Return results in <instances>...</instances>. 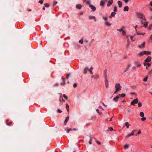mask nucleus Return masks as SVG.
Instances as JSON below:
<instances>
[{"label":"nucleus","mask_w":152,"mask_h":152,"mask_svg":"<svg viewBox=\"0 0 152 152\" xmlns=\"http://www.w3.org/2000/svg\"><path fill=\"white\" fill-rule=\"evenodd\" d=\"M118 5L119 8H121L122 7V4L121 2L120 1H118Z\"/></svg>","instance_id":"nucleus-15"},{"label":"nucleus","mask_w":152,"mask_h":152,"mask_svg":"<svg viewBox=\"0 0 152 152\" xmlns=\"http://www.w3.org/2000/svg\"><path fill=\"white\" fill-rule=\"evenodd\" d=\"M63 96L64 97V98L66 99V100H67L68 97L65 94H63Z\"/></svg>","instance_id":"nucleus-36"},{"label":"nucleus","mask_w":152,"mask_h":152,"mask_svg":"<svg viewBox=\"0 0 152 152\" xmlns=\"http://www.w3.org/2000/svg\"><path fill=\"white\" fill-rule=\"evenodd\" d=\"M43 1L42 0H40L39 2V3H40V4H43Z\"/></svg>","instance_id":"nucleus-51"},{"label":"nucleus","mask_w":152,"mask_h":152,"mask_svg":"<svg viewBox=\"0 0 152 152\" xmlns=\"http://www.w3.org/2000/svg\"><path fill=\"white\" fill-rule=\"evenodd\" d=\"M105 25L107 26H111V24L110 23V22H109L107 21H105L104 23Z\"/></svg>","instance_id":"nucleus-12"},{"label":"nucleus","mask_w":152,"mask_h":152,"mask_svg":"<svg viewBox=\"0 0 152 152\" xmlns=\"http://www.w3.org/2000/svg\"><path fill=\"white\" fill-rule=\"evenodd\" d=\"M88 69V67L87 66L86 67L84 70V73L85 74H86L87 73V71Z\"/></svg>","instance_id":"nucleus-17"},{"label":"nucleus","mask_w":152,"mask_h":152,"mask_svg":"<svg viewBox=\"0 0 152 152\" xmlns=\"http://www.w3.org/2000/svg\"><path fill=\"white\" fill-rule=\"evenodd\" d=\"M69 116H67L66 118V119L64 121V123L65 125H66V123L68 122L69 121Z\"/></svg>","instance_id":"nucleus-13"},{"label":"nucleus","mask_w":152,"mask_h":152,"mask_svg":"<svg viewBox=\"0 0 152 152\" xmlns=\"http://www.w3.org/2000/svg\"><path fill=\"white\" fill-rule=\"evenodd\" d=\"M129 148V145L128 144H125L124 146V148L125 149H127Z\"/></svg>","instance_id":"nucleus-22"},{"label":"nucleus","mask_w":152,"mask_h":152,"mask_svg":"<svg viewBox=\"0 0 152 152\" xmlns=\"http://www.w3.org/2000/svg\"><path fill=\"white\" fill-rule=\"evenodd\" d=\"M138 106L139 107H141L142 106V104L141 102L138 103Z\"/></svg>","instance_id":"nucleus-42"},{"label":"nucleus","mask_w":152,"mask_h":152,"mask_svg":"<svg viewBox=\"0 0 152 152\" xmlns=\"http://www.w3.org/2000/svg\"><path fill=\"white\" fill-rule=\"evenodd\" d=\"M12 122H10L9 123H7V124L8 126H10L12 124Z\"/></svg>","instance_id":"nucleus-45"},{"label":"nucleus","mask_w":152,"mask_h":152,"mask_svg":"<svg viewBox=\"0 0 152 152\" xmlns=\"http://www.w3.org/2000/svg\"><path fill=\"white\" fill-rule=\"evenodd\" d=\"M79 43H80L81 44H83V39H81L79 41Z\"/></svg>","instance_id":"nucleus-48"},{"label":"nucleus","mask_w":152,"mask_h":152,"mask_svg":"<svg viewBox=\"0 0 152 152\" xmlns=\"http://www.w3.org/2000/svg\"><path fill=\"white\" fill-rule=\"evenodd\" d=\"M134 134V133L132 132L129 134H128L125 137L126 138H128L129 137H130L131 136L133 135Z\"/></svg>","instance_id":"nucleus-7"},{"label":"nucleus","mask_w":152,"mask_h":152,"mask_svg":"<svg viewBox=\"0 0 152 152\" xmlns=\"http://www.w3.org/2000/svg\"><path fill=\"white\" fill-rule=\"evenodd\" d=\"M136 33H137V34L139 35H141V33H139V32H138L137 31H136Z\"/></svg>","instance_id":"nucleus-58"},{"label":"nucleus","mask_w":152,"mask_h":152,"mask_svg":"<svg viewBox=\"0 0 152 152\" xmlns=\"http://www.w3.org/2000/svg\"><path fill=\"white\" fill-rule=\"evenodd\" d=\"M66 109L68 111H69V107L68 104H67L66 107Z\"/></svg>","instance_id":"nucleus-30"},{"label":"nucleus","mask_w":152,"mask_h":152,"mask_svg":"<svg viewBox=\"0 0 152 152\" xmlns=\"http://www.w3.org/2000/svg\"><path fill=\"white\" fill-rule=\"evenodd\" d=\"M130 38H131V40L133 41H134L135 40L134 39H133V36L132 35L131 36Z\"/></svg>","instance_id":"nucleus-41"},{"label":"nucleus","mask_w":152,"mask_h":152,"mask_svg":"<svg viewBox=\"0 0 152 152\" xmlns=\"http://www.w3.org/2000/svg\"><path fill=\"white\" fill-rule=\"evenodd\" d=\"M57 3V2L56 1H55L54 2L53 5H54L56 4Z\"/></svg>","instance_id":"nucleus-54"},{"label":"nucleus","mask_w":152,"mask_h":152,"mask_svg":"<svg viewBox=\"0 0 152 152\" xmlns=\"http://www.w3.org/2000/svg\"><path fill=\"white\" fill-rule=\"evenodd\" d=\"M103 18L104 20L106 21H107V19H108L107 17H103Z\"/></svg>","instance_id":"nucleus-38"},{"label":"nucleus","mask_w":152,"mask_h":152,"mask_svg":"<svg viewBox=\"0 0 152 152\" xmlns=\"http://www.w3.org/2000/svg\"><path fill=\"white\" fill-rule=\"evenodd\" d=\"M115 13L114 12H113L111 13L110 18H111L112 17H114L115 14Z\"/></svg>","instance_id":"nucleus-24"},{"label":"nucleus","mask_w":152,"mask_h":152,"mask_svg":"<svg viewBox=\"0 0 152 152\" xmlns=\"http://www.w3.org/2000/svg\"><path fill=\"white\" fill-rule=\"evenodd\" d=\"M102 104H103V105H104L105 107H107V105H105L104 104V103H102Z\"/></svg>","instance_id":"nucleus-60"},{"label":"nucleus","mask_w":152,"mask_h":152,"mask_svg":"<svg viewBox=\"0 0 152 152\" xmlns=\"http://www.w3.org/2000/svg\"><path fill=\"white\" fill-rule=\"evenodd\" d=\"M137 131V130H133L132 131V132H133L134 133V132H136Z\"/></svg>","instance_id":"nucleus-59"},{"label":"nucleus","mask_w":152,"mask_h":152,"mask_svg":"<svg viewBox=\"0 0 152 152\" xmlns=\"http://www.w3.org/2000/svg\"><path fill=\"white\" fill-rule=\"evenodd\" d=\"M148 78V77H145L143 79V81L144 82L147 81V80Z\"/></svg>","instance_id":"nucleus-40"},{"label":"nucleus","mask_w":152,"mask_h":152,"mask_svg":"<svg viewBox=\"0 0 152 152\" xmlns=\"http://www.w3.org/2000/svg\"><path fill=\"white\" fill-rule=\"evenodd\" d=\"M96 111L99 114V115H101L102 114L101 113L99 112V109H96Z\"/></svg>","instance_id":"nucleus-44"},{"label":"nucleus","mask_w":152,"mask_h":152,"mask_svg":"<svg viewBox=\"0 0 152 152\" xmlns=\"http://www.w3.org/2000/svg\"><path fill=\"white\" fill-rule=\"evenodd\" d=\"M150 4L151 6H152V1L150 2Z\"/></svg>","instance_id":"nucleus-64"},{"label":"nucleus","mask_w":152,"mask_h":152,"mask_svg":"<svg viewBox=\"0 0 152 152\" xmlns=\"http://www.w3.org/2000/svg\"><path fill=\"white\" fill-rule=\"evenodd\" d=\"M105 84L106 87L107 88H108L109 86V84H108V80L107 79L106 76H105Z\"/></svg>","instance_id":"nucleus-8"},{"label":"nucleus","mask_w":152,"mask_h":152,"mask_svg":"<svg viewBox=\"0 0 152 152\" xmlns=\"http://www.w3.org/2000/svg\"><path fill=\"white\" fill-rule=\"evenodd\" d=\"M151 52L150 51H146V54L145 55H149L151 54Z\"/></svg>","instance_id":"nucleus-33"},{"label":"nucleus","mask_w":152,"mask_h":152,"mask_svg":"<svg viewBox=\"0 0 152 152\" xmlns=\"http://www.w3.org/2000/svg\"><path fill=\"white\" fill-rule=\"evenodd\" d=\"M147 62H145L144 63V65L145 66H148L149 67L150 65L151 64L148 63H146Z\"/></svg>","instance_id":"nucleus-29"},{"label":"nucleus","mask_w":152,"mask_h":152,"mask_svg":"<svg viewBox=\"0 0 152 152\" xmlns=\"http://www.w3.org/2000/svg\"><path fill=\"white\" fill-rule=\"evenodd\" d=\"M89 19L90 20H94L95 21H96V17L94 16L90 15L89 16Z\"/></svg>","instance_id":"nucleus-5"},{"label":"nucleus","mask_w":152,"mask_h":152,"mask_svg":"<svg viewBox=\"0 0 152 152\" xmlns=\"http://www.w3.org/2000/svg\"><path fill=\"white\" fill-rule=\"evenodd\" d=\"M141 132L140 130H139L138 131V133H137L138 134H141Z\"/></svg>","instance_id":"nucleus-55"},{"label":"nucleus","mask_w":152,"mask_h":152,"mask_svg":"<svg viewBox=\"0 0 152 152\" xmlns=\"http://www.w3.org/2000/svg\"><path fill=\"white\" fill-rule=\"evenodd\" d=\"M140 117H143L144 116V113L143 112H140Z\"/></svg>","instance_id":"nucleus-26"},{"label":"nucleus","mask_w":152,"mask_h":152,"mask_svg":"<svg viewBox=\"0 0 152 152\" xmlns=\"http://www.w3.org/2000/svg\"><path fill=\"white\" fill-rule=\"evenodd\" d=\"M137 28H138V26L137 25H136L135 26V29L136 31H137Z\"/></svg>","instance_id":"nucleus-52"},{"label":"nucleus","mask_w":152,"mask_h":152,"mask_svg":"<svg viewBox=\"0 0 152 152\" xmlns=\"http://www.w3.org/2000/svg\"><path fill=\"white\" fill-rule=\"evenodd\" d=\"M122 34L123 35H124L126 34V31L124 30H123L122 31Z\"/></svg>","instance_id":"nucleus-46"},{"label":"nucleus","mask_w":152,"mask_h":152,"mask_svg":"<svg viewBox=\"0 0 152 152\" xmlns=\"http://www.w3.org/2000/svg\"><path fill=\"white\" fill-rule=\"evenodd\" d=\"M138 99L137 98L133 100L131 103V105H134L135 104H137L138 102Z\"/></svg>","instance_id":"nucleus-3"},{"label":"nucleus","mask_w":152,"mask_h":152,"mask_svg":"<svg viewBox=\"0 0 152 152\" xmlns=\"http://www.w3.org/2000/svg\"><path fill=\"white\" fill-rule=\"evenodd\" d=\"M125 125L127 128H128L129 126H130V124L128 122H126L125 123Z\"/></svg>","instance_id":"nucleus-25"},{"label":"nucleus","mask_w":152,"mask_h":152,"mask_svg":"<svg viewBox=\"0 0 152 152\" xmlns=\"http://www.w3.org/2000/svg\"><path fill=\"white\" fill-rule=\"evenodd\" d=\"M119 98V96H116L113 99V100L115 101V102H117L118 101V99Z\"/></svg>","instance_id":"nucleus-21"},{"label":"nucleus","mask_w":152,"mask_h":152,"mask_svg":"<svg viewBox=\"0 0 152 152\" xmlns=\"http://www.w3.org/2000/svg\"><path fill=\"white\" fill-rule=\"evenodd\" d=\"M129 8L128 6H125L124 9V11H129Z\"/></svg>","instance_id":"nucleus-19"},{"label":"nucleus","mask_w":152,"mask_h":152,"mask_svg":"<svg viewBox=\"0 0 152 152\" xmlns=\"http://www.w3.org/2000/svg\"><path fill=\"white\" fill-rule=\"evenodd\" d=\"M117 7L116 6L114 7V10H113L114 12H116L117 11Z\"/></svg>","instance_id":"nucleus-34"},{"label":"nucleus","mask_w":152,"mask_h":152,"mask_svg":"<svg viewBox=\"0 0 152 152\" xmlns=\"http://www.w3.org/2000/svg\"><path fill=\"white\" fill-rule=\"evenodd\" d=\"M131 94H133V95H135L136 94L135 93H134V92H132V93Z\"/></svg>","instance_id":"nucleus-63"},{"label":"nucleus","mask_w":152,"mask_h":152,"mask_svg":"<svg viewBox=\"0 0 152 152\" xmlns=\"http://www.w3.org/2000/svg\"><path fill=\"white\" fill-rule=\"evenodd\" d=\"M131 64H129V65H128L126 69V70L124 71L125 72H126L127 71H128V70H129V68L131 67Z\"/></svg>","instance_id":"nucleus-18"},{"label":"nucleus","mask_w":152,"mask_h":152,"mask_svg":"<svg viewBox=\"0 0 152 152\" xmlns=\"http://www.w3.org/2000/svg\"><path fill=\"white\" fill-rule=\"evenodd\" d=\"M62 79L63 80V82L64 83V84H65V79L62 77ZM61 85H63V84L62 83H61Z\"/></svg>","instance_id":"nucleus-39"},{"label":"nucleus","mask_w":152,"mask_h":152,"mask_svg":"<svg viewBox=\"0 0 152 152\" xmlns=\"http://www.w3.org/2000/svg\"><path fill=\"white\" fill-rule=\"evenodd\" d=\"M89 7L91 8V9L93 11H94L96 10V8L95 7L93 6L92 5H89Z\"/></svg>","instance_id":"nucleus-9"},{"label":"nucleus","mask_w":152,"mask_h":152,"mask_svg":"<svg viewBox=\"0 0 152 152\" xmlns=\"http://www.w3.org/2000/svg\"><path fill=\"white\" fill-rule=\"evenodd\" d=\"M70 74V73H69L67 75L66 77V79H68V78L69 77Z\"/></svg>","instance_id":"nucleus-43"},{"label":"nucleus","mask_w":152,"mask_h":152,"mask_svg":"<svg viewBox=\"0 0 152 152\" xmlns=\"http://www.w3.org/2000/svg\"><path fill=\"white\" fill-rule=\"evenodd\" d=\"M99 108H100L102 109V110H103L104 109H103V108H102V107L101 106H99Z\"/></svg>","instance_id":"nucleus-57"},{"label":"nucleus","mask_w":152,"mask_h":152,"mask_svg":"<svg viewBox=\"0 0 152 152\" xmlns=\"http://www.w3.org/2000/svg\"><path fill=\"white\" fill-rule=\"evenodd\" d=\"M135 13L138 18L141 19L144 21L146 20V18L143 14L139 12H136Z\"/></svg>","instance_id":"nucleus-1"},{"label":"nucleus","mask_w":152,"mask_h":152,"mask_svg":"<svg viewBox=\"0 0 152 152\" xmlns=\"http://www.w3.org/2000/svg\"><path fill=\"white\" fill-rule=\"evenodd\" d=\"M113 0H109L107 4V6L108 7H109L110 6V5L113 3Z\"/></svg>","instance_id":"nucleus-11"},{"label":"nucleus","mask_w":152,"mask_h":152,"mask_svg":"<svg viewBox=\"0 0 152 152\" xmlns=\"http://www.w3.org/2000/svg\"><path fill=\"white\" fill-rule=\"evenodd\" d=\"M146 54V51H142L139 53L138 55L140 56H142L144 55H145Z\"/></svg>","instance_id":"nucleus-10"},{"label":"nucleus","mask_w":152,"mask_h":152,"mask_svg":"<svg viewBox=\"0 0 152 152\" xmlns=\"http://www.w3.org/2000/svg\"><path fill=\"white\" fill-rule=\"evenodd\" d=\"M152 73V70H151L149 72V73L150 75H151V73Z\"/></svg>","instance_id":"nucleus-61"},{"label":"nucleus","mask_w":152,"mask_h":152,"mask_svg":"<svg viewBox=\"0 0 152 152\" xmlns=\"http://www.w3.org/2000/svg\"><path fill=\"white\" fill-rule=\"evenodd\" d=\"M76 8L77 9H80L82 8V6L80 4H77L76 5Z\"/></svg>","instance_id":"nucleus-14"},{"label":"nucleus","mask_w":152,"mask_h":152,"mask_svg":"<svg viewBox=\"0 0 152 152\" xmlns=\"http://www.w3.org/2000/svg\"><path fill=\"white\" fill-rule=\"evenodd\" d=\"M94 138V139H95L94 137H93V138H91L90 140L89 141V143L90 144V145H91L92 144V139L93 138Z\"/></svg>","instance_id":"nucleus-31"},{"label":"nucleus","mask_w":152,"mask_h":152,"mask_svg":"<svg viewBox=\"0 0 152 152\" xmlns=\"http://www.w3.org/2000/svg\"><path fill=\"white\" fill-rule=\"evenodd\" d=\"M122 87L120 83H116L115 85V90L114 92V94H115L118 91H119L121 90Z\"/></svg>","instance_id":"nucleus-2"},{"label":"nucleus","mask_w":152,"mask_h":152,"mask_svg":"<svg viewBox=\"0 0 152 152\" xmlns=\"http://www.w3.org/2000/svg\"><path fill=\"white\" fill-rule=\"evenodd\" d=\"M145 45V42H144L142 43L138 47L140 48H144Z\"/></svg>","instance_id":"nucleus-4"},{"label":"nucleus","mask_w":152,"mask_h":152,"mask_svg":"<svg viewBox=\"0 0 152 152\" xmlns=\"http://www.w3.org/2000/svg\"><path fill=\"white\" fill-rule=\"evenodd\" d=\"M86 1V4H87V5H90V1L88 0H84V1Z\"/></svg>","instance_id":"nucleus-27"},{"label":"nucleus","mask_w":152,"mask_h":152,"mask_svg":"<svg viewBox=\"0 0 152 152\" xmlns=\"http://www.w3.org/2000/svg\"><path fill=\"white\" fill-rule=\"evenodd\" d=\"M151 56H149L145 60V62H150L151 60Z\"/></svg>","instance_id":"nucleus-6"},{"label":"nucleus","mask_w":152,"mask_h":152,"mask_svg":"<svg viewBox=\"0 0 152 152\" xmlns=\"http://www.w3.org/2000/svg\"><path fill=\"white\" fill-rule=\"evenodd\" d=\"M146 119V118L145 117H142L141 120L142 121H145Z\"/></svg>","instance_id":"nucleus-37"},{"label":"nucleus","mask_w":152,"mask_h":152,"mask_svg":"<svg viewBox=\"0 0 152 152\" xmlns=\"http://www.w3.org/2000/svg\"><path fill=\"white\" fill-rule=\"evenodd\" d=\"M58 111L59 113H61V112H62V111L60 109H58Z\"/></svg>","instance_id":"nucleus-56"},{"label":"nucleus","mask_w":152,"mask_h":152,"mask_svg":"<svg viewBox=\"0 0 152 152\" xmlns=\"http://www.w3.org/2000/svg\"><path fill=\"white\" fill-rule=\"evenodd\" d=\"M141 66L140 64H138L137 65V67H140Z\"/></svg>","instance_id":"nucleus-62"},{"label":"nucleus","mask_w":152,"mask_h":152,"mask_svg":"<svg viewBox=\"0 0 152 152\" xmlns=\"http://www.w3.org/2000/svg\"><path fill=\"white\" fill-rule=\"evenodd\" d=\"M108 129H110L111 131L113 130V128L111 127H109Z\"/></svg>","instance_id":"nucleus-50"},{"label":"nucleus","mask_w":152,"mask_h":152,"mask_svg":"<svg viewBox=\"0 0 152 152\" xmlns=\"http://www.w3.org/2000/svg\"><path fill=\"white\" fill-rule=\"evenodd\" d=\"M118 96H119V98L120 97H124L125 96H126V95L125 94H119V95H118Z\"/></svg>","instance_id":"nucleus-20"},{"label":"nucleus","mask_w":152,"mask_h":152,"mask_svg":"<svg viewBox=\"0 0 152 152\" xmlns=\"http://www.w3.org/2000/svg\"><path fill=\"white\" fill-rule=\"evenodd\" d=\"M96 142L97 143V144L98 145H100L101 144V142L98 141H96Z\"/></svg>","instance_id":"nucleus-49"},{"label":"nucleus","mask_w":152,"mask_h":152,"mask_svg":"<svg viewBox=\"0 0 152 152\" xmlns=\"http://www.w3.org/2000/svg\"><path fill=\"white\" fill-rule=\"evenodd\" d=\"M44 5L45 7H49L50 5H49L47 3L45 4H44Z\"/></svg>","instance_id":"nucleus-35"},{"label":"nucleus","mask_w":152,"mask_h":152,"mask_svg":"<svg viewBox=\"0 0 152 152\" xmlns=\"http://www.w3.org/2000/svg\"><path fill=\"white\" fill-rule=\"evenodd\" d=\"M148 22H145L144 23L143 26L146 28L148 27Z\"/></svg>","instance_id":"nucleus-16"},{"label":"nucleus","mask_w":152,"mask_h":152,"mask_svg":"<svg viewBox=\"0 0 152 152\" xmlns=\"http://www.w3.org/2000/svg\"><path fill=\"white\" fill-rule=\"evenodd\" d=\"M65 130L67 131V133H69V132L70 131V129L68 127L66 128L65 129Z\"/></svg>","instance_id":"nucleus-28"},{"label":"nucleus","mask_w":152,"mask_h":152,"mask_svg":"<svg viewBox=\"0 0 152 152\" xmlns=\"http://www.w3.org/2000/svg\"><path fill=\"white\" fill-rule=\"evenodd\" d=\"M77 84L76 83H74V84L73 85V87L74 88L76 87H77Z\"/></svg>","instance_id":"nucleus-53"},{"label":"nucleus","mask_w":152,"mask_h":152,"mask_svg":"<svg viewBox=\"0 0 152 152\" xmlns=\"http://www.w3.org/2000/svg\"><path fill=\"white\" fill-rule=\"evenodd\" d=\"M117 30L118 31L121 32V31H122L123 30L122 28H121V29H117Z\"/></svg>","instance_id":"nucleus-47"},{"label":"nucleus","mask_w":152,"mask_h":152,"mask_svg":"<svg viewBox=\"0 0 152 152\" xmlns=\"http://www.w3.org/2000/svg\"><path fill=\"white\" fill-rule=\"evenodd\" d=\"M105 2L104 1L102 0L100 2V5L102 6H104Z\"/></svg>","instance_id":"nucleus-23"},{"label":"nucleus","mask_w":152,"mask_h":152,"mask_svg":"<svg viewBox=\"0 0 152 152\" xmlns=\"http://www.w3.org/2000/svg\"><path fill=\"white\" fill-rule=\"evenodd\" d=\"M93 69V68L92 67V66H91V68L89 70V72H90V73L91 74H92L93 73L92 72V71Z\"/></svg>","instance_id":"nucleus-32"}]
</instances>
